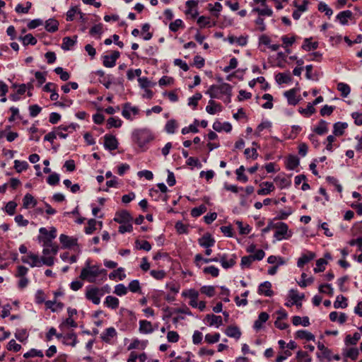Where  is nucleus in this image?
I'll return each mask as SVG.
<instances>
[{
	"instance_id": "obj_1",
	"label": "nucleus",
	"mask_w": 362,
	"mask_h": 362,
	"mask_svg": "<svg viewBox=\"0 0 362 362\" xmlns=\"http://www.w3.org/2000/svg\"><path fill=\"white\" fill-rule=\"evenodd\" d=\"M105 272V269H100L98 265H90L89 262L87 261L86 266L81 272L80 278L90 283H95L96 279Z\"/></svg>"
},
{
	"instance_id": "obj_2",
	"label": "nucleus",
	"mask_w": 362,
	"mask_h": 362,
	"mask_svg": "<svg viewBox=\"0 0 362 362\" xmlns=\"http://www.w3.org/2000/svg\"><path fill=\"white\" fill-rule=\"evenodd\" d=\"M211 98L221 99L223 95H227L228 99L226 102L230 101L231 95V86L230 84L223 83L219 85H212L206 92Z\"/></svg>"
},
{
	"instance_id": "obj_3",
	"label": "nucleus",
	"mask_w": 362,
	"mask_h": 362,
	"mask_svg": "<svg viewBox=\"0 0 362 362\" xmlns=\"http://www.w3.org/2000/svg\"><path fill=\"white\" fill-rule=\"evenodd\" d=\"M133 137L140 147H144L153 139L151 132L146 129L135 130L133 132Z\"/></svg>"
},
{
	"instance_id": "obj_4",
	"label": "nucleus",
	"mask_w": 362,
	"mask_h": 362,
	"mask_svg": "<svg viewBox=\"0 0 362 362\" xmlns=\"http://www.w3.org/2000/svg\"><path fill=\"white\" fill-rule=\"evenodd\" d=\"M59 247H45L42 250V256L40 258L42 265L51 267L54 264V257L58 252Z\"/></svg>"
},
{
	"instance_id": "obj_5",
	"label": "nucleus",
	"mask_w": 362,
	"mask_h": 362,
	"mask_svg": "<svg viewBox=\"0 0 362 362\" xmlns=\"http://www.w3.org/2000/svg\"><path fill=\"white\" fill-rule=\"evenodd\" d=\"M275 229L276 230L274 233V238L276 240H286L291 236V233L288 231V227L285 223L278 222L275 223Z\"/></svg>"
},
{
	"instance_id": "obj_6",
	"label": "nucleus",
	"mask_w": 362,
	"mask_h": 362,
	"mask_svg": "<svg viewBox=\"0 0 362 362\" xmlns=\"http://www.w3.org/2000/svg\"><path fill=\"white\" fill-rule=\"evenodd\" d=\"M103 295V292L101 288L93 286L86 288V298L95 305H98L100 303V298Z\"/></svg>"
},
{
	"instance_id": "obj_7",
	"label": "nucleus",
	"mask_w": 362,
	"mask_h": 362,
	"mask_svg": "<svg viewBox=\"0 0 362 362\" xmlns=\"http://www.w3.org/2000/svg\"><path fill=\"white\" fill-rule=\"evenodd\" d=\"M21 261L23 263L29 264L31 267H41V261L38 255L30 252L26 255L21 257Z\"/></svg>"
},
{
	"instance_id": "obj_8",
	"label": "nucleus",
	"mask_w": 362,
	"mask_h": 362,
	"mask_svg": "<svg viewBox=\"0 0 362 362\" xmlns=\"http://www.w3.org/2000/svg\"><path fill=\"white\" fill-rule=\"evenodd\" d=\"M236 259L237 257L235 254L230 255L224 254L220 255L219 262L224 269H228L235 265Z\"/></svg>"
},
{
	"instance_id": "obj_9",
	"label": "nucleus",
	"mask_w": 362,
	"mask_h": 362,
	"mask_svg": "<svg viewBox=\"0 0 362 362\" xmlns=\"http://www.w3.org/2000/svg\"><path fill=\"white\" fill-rule=\"evenodd\" d=\"M297 92L296 88H292L284 92V95L286 98L289 105H296L300 101V97L296 95Z\"/></svg>"
},
{
	"instance_id": "obj_10",
	"label": "nucleus",
	"mask_w": 362,
	"mask_h": 362,
	"mask_svg": "<svg viewBox=\"0 0 362 362\" xmlns=\"http://www.w3.org/2000/svg\"><path fill=\"white\" fill-rule=\"evenodd\" d=\"M120 53L118 51H114L110 55L103 57V65L105 67L111 68L115 66L116 60L119 57Z\"/></svg>"
},
{
	"instance_id": "obj_11",
	"label": "nucleus",
	"mask_w": 362,
	"mask_h": 362,
	"mask_svg": "<svg viewBox=\"0 0 362 362\" xmlns=\"http://www.w3.org/2000/svg\"><path fill=\"white\" fill-rule=\"evenodd\" d=\"M117 332L116 329L112 327L107 328L100 335L101 339L105 343L110 344L113 338L116 337Z\"/></svg>"
},
{
	"instance_id": "obj_12",
	"label": "nucleus",
	"mask_w": 362,
	"mask_h": 362,
	"mask_svg": "<svg viewBox=\"0 0 362 362\" xmlns=\"http://www.w3.org/2000/svg\"><path fill=\"white\" fill-rule=\"evenodd\" d=\"M114 220L119 223H130L132 218L127 211L123 210L115 214Z\"/></svg>"
},
{
	"instance_id": "obj_13",
	"label": "nucleus",
	"mask_w": 362,
	"mask_h": 362,
	"mask_svg": "<svg viewBox=\"0 0 362 362\" xmlns=\"http://www.w3.org/2000/svg\"><path fill=\"white\" fill-rule=\"evenodd\" d=\"M139 112V109L136 107H132L129 103L124 105L122 115L127 119L132 120V115H136Z\"/></svg>"
},
{
	"instance_id": "obj_14",
	"label": "nucleus",
	"mask_w": 362,
	"mask_h": 362,
	"mask_svg": "<svg viewBox=\"0 0 362 362\" xmlns=\"http://www.w3.org/2000/svg\"><path fill=\"white\" fill-rule=\"evenodd\" d=\"M104 146L105 148L109 149L110 151L115 150L116 148H117L118 143L115 136L112 135L106 134L104 136Z\"/></svg>"
},
{
	"instance_id": "obj_15",
	"label": "nucleus",
	"mask_w": 362,
	"mask_h": 362,
	"mask_svg": "<svg viewBox=\"0 0 362 362\" xmlns=\"http://www.w3.org/2000/svg\"><path fill=\"white\" fill-rule=\"evenodd\" d=\"M198 243L200 246L208 248L214 245L215 240L209 233H206L202 237L199 238Z\"/></svg>"
},
{
	"instance_id": "obj_16",
	"label": "nucleus",
	"mask_w": 362,
	"mask_h": 362,
	"mask_svg": "<svg viewBox=\"0 0 362 362\" xmlns=\"http://www.w3.org/2000/svg\"><path fill=\"white\" fill-rule=\"evenodd\" d=\"M206 111L210 115H214L222 111V106L214 100H210L206 107Z\"/></svg>"
},
{
	"instance_id": "obj_17",
	"label": "nucleus",
	"mask_w": 362,
	"mask_h": 362,
	"mask_svg": "<svg viewBox=\"0 0 362 362\" xmlns=\"http://www.w3.org/2000/svg\"><path fill=\"white\" fill-rule=\"evenodd\" d=\"M271 288L272 284L269 281H264L259 286V293L263 294L265 296H272L273 295V291L271 290Z\"/></svg>"
},
{
	"instance_id": "obj_18",
	"label": "nucleus",
	"mask_w": 362,
	"mask_h": 362,
	"mask_svg": "<svg viewBox=\"0 0 362 362\" xmlns=\"http://www.w3.org/2000/svg\"><path fill=\"white\" fill-rule=\"evenodd\" d=\"M60 243L62 244L64 247H70L71 246L76 245V239L66 235L64 234H62L59 236Z\"/></svg>"
},
{
	"instance_id": "obj_19",
	"label": "nucleus",
	"mask_w": 362,
	"mask_h": 362,
	"mask_svg": "<svg viewBox=\"0 0 362 362\" xmlns=\"http://www.w3.org/2000/svg\"><path fill=\"white\" fill-rule=\"evenodd\" d=\"M260 186L262 188L257 191V193L259 195H267L274 190V185L273 183L269 182H264L260 185Z\"/></svg>"
},
{
	"instance_id": "obj_20",
	"label": "nucleus",
	"mask_w": 362,
	"mask_h": 362,
	"mask_svg": "<svg viewBox=\"0 0 362 362\" xmlns=\"http://www.w3.org/2000/svg\"><path fill=\"white\" fill-rule=\"evenodd\" d=\"M63 342L71 346H74L77 343V337L74 332L68 333L66 335H62Z\"/></svg>"
},
{
	"instance_id": "obj_21",
	"label": "nucleus",
	"mask_w": 362,
	"mask_h": 362,
	"mask_svg": "<svg viewBox=\"0 0 362 362\" xmlns=\"http://www.w3.org/2000/svg\"><path fill=\"white\" fill-rule=\"evenodd\" d=\"M315 257V254L311 252H308L306 254H303L298 259V262H297V266L298 267H303L304 264H305L306 263H308L310 261H311L312 259H313Z\"/></svg>"
},
{
	"instance_id": "obj_22",
	"label": "nucleus",
	"mask_w": 362,
	"mask_h": 362,
	"mask_svg": "<svg viewBox=\"0 0 362 362\" xmlns=\"http://www.w3.org/2000/svg\"><path fill=\"white\" fill-rule=\"evenodd\" d=\"M206 319L208 320L210 326L216 325V327H218L223 324L222 317L219 315H207Z\"/></svg>"
},
{
	"instance_id": "obj_23",
	"label": "nucleus",
	"mask_w": 362,
	"mask_h": 362,
	"mask_svg": "<svg viewBox=\"0 0 362 362\" xmlns=\"http://www.w3.org/2000/svg\"><path fill=\"white\" fill-rule=\"evenodd\" d=\"M225 334L229 337L239 339L241 335V332L236 326H229L226 329Z\"/></svg>"
},
{
	"instance_id": "obj_24",
	"label": "nucleus",
	"mask_w": 362,
	"mask_h": 362,
	"mask_svg": "<svg viewBox=\"0 0 362 362\" xmlns=\"http://www.w3.org/2000/svg\"><path fill=\"white\" fill-rule=\"evenodd\" d=\"M269 319V315L262 312L259 315L258 319L254 323V328L258 330L262 328V325L266 322Z\"/></svg>"
},
{
	"instance_id": "obj_25",
	"label": "nucleus",
	"mask_w": 362,
	"mask_h": 362,
	"mask_svg": "<svg viewBox=\"0 0 362 362\" xmlns=\"http://www.w3.org/2000/svg\"><path fill=\"white\" fill-rule=\"evenodd\" d=\"M139 331L144 334H149L153 332V329L151 323L146 320H140Z\"/></svg>"
},
{
	"instance_id": "obj_26",
	"label": "nucleus",
	"mask_w": 362,
	"mask_h": 362,
	"mask_svg": "<svg viewBox=\"0 0 362 362\" xmlns=\"http://www.w3.org/2000/svg\"><path fill=\"white\" fill-rule=\"evenodd\" d=\"M333 133L335 136H341L344 134V130L348 127L346 122H337L334 124Z\"/></svg>"
},
{
	"instance_id": "obj_27",
	"label": "nucleus",
	"mask_w": 362,
	"mask_h": 362,
	"mask_svg": "<svg viewBox=\"0 0 362 362\" xmlns=\"http://www.w3.org/2000/svg\"><path fill=\"white\" fill-rule=\"evenodd\" d=\"M37 204V202L30 194H26L23 199V205L25 209L33 207Z\"/></svg>"
},
{
	"instance_id": "obj_28",
	"label": "nucleus",
	"mask_w": 362,
	"mask_h": 362,
	"mask_svg": "<svg viewBox=\"0 0 362 362\" xmlns=\"http://www.w3.org/2000/svg\"><path fill=\"white\" fill-rule=\"evenodd\" d=\"M45 305L47 308L50 309L52 312H58L64 307V304L62 303L52 300L46 301Z\"/></svg>"
},
{
	"instance_id": "obj_29",
	"label": "nucleus",
	"mask_w": 362,
	"mask_h": 362,
	"mask_svg": "<svg viewBox=\"0 0 362 362\" xmlns=\"http://www.w3.org/2000/svg\"><path fill=\"white\" fill-rule=\"evenodd\" d=\"M119 301L117 298L112 296H108L106 297L104 303L108 308H110L112 309H116L119 306Z\"/></svg>"
},
{
	"instance_id": "obj_30",
	"label": "nucleus",
	"mask_w": 362,
	"mask_h": 362,
	"mask_svg": "<svg viewBox=\"0 0 362 362\" xmlns=\"http://www.w3.org/2000/svg\"><path fill=\"white\" fill-rule=\"evenodd\" d=\"M276 81L279 84L290 83L291 81L290 73H279L276 76Z\"/></svg>"
},
{
	"instance_id": "obj_31",
	"label": "nucleus",
	"mask_w": 362,
	"mask_h": 362,
	"mask_svg": "<svg viewBox=\"0 0 362 362\" xmlns=\"http://www.w3.org/2000/svg\"><path fill=\"white\" fill-rule=\"evenodd\" d=\"M351 16L352 12L351 11L346 10L340 12L337 15V18L342 25H345L348 22V19L351 18Z\"/></svg>"
},
{
	"instance_id": "obj_32",
	"label": "nucleus",
	"mask_w": 362,
	"mask_h": 362,
	"mask_svg": "<svg viewBox=\"0 0 362 362\" xmlns=\"http://www.w3.org/2000/svg\"><path fill=\"white\" fill-rule=\"evenodd\" d=\"M359 351L357 348L351 347L344 350V355L346 358L356 360L358 356Z\"/></svg>"
},
{
	"instance_id": "obj_33",
	"label": "nucleus",
	"mask_w": 362,
	"mask_h": 362,
	"mask_svg": "<svg viewBox=\"0 0 362 362\" xmlns=\"http://www.w3.org/2000/svg\"><path fill=\"white\" fill-rule=\"evenodd\" d=\"M292 322L295 326L302 325L304 327H308L310 325V321L308 317L301 318L300 316H294L293 317Z\"/></svg>"
},
{
	"instance_id": "obj_34",
	"label": "nucleus",
	"mask_w": 362,
	"mask_h": 362,
	"mask_svg": "<svg viewBox=\"0 0 362 362\" xmlns=\"http://www.w3.org/2000/svg\"><path fill=\"white\" fill-rule=\"evenodd\" d=\"M118 278L120 281L123 280L126 277V274L124 272V269L122 267H119L117 269L113 271L109 274V278L110 279H115V278Z\"/></svg>"
},
{
	"instance_id": "obj_35",
	"label": "nucleus",
	"mask_w": 362,
	"mask_h": 362,
	"mask_svg": "<svg viewBox=\"0 0 362 362\" xmlns=\"http://www.w3.org/2000/svg\"><path fill=\"white\" fill-rule=\"evenodd\" d=\"M296 337L297 338L302 339H305L308 341H311V340L315 339V336L312 333H310L308 331H305V330H298L296 333Z\"/></svg>"
},
{
	"instance_id": "obj_36",
	"label": "nucleus",
	"mask_w": 362,
	"mask_h": 362,
	"mask_svg": "<svg viewBox=\"0 0 362 362\" xmlns=\"http://www.w3.org/2000/svg\"><path fill=\"white\" fill-rule=\"evenodd\" d=\"M348 305L346 303V298L343 296H338L336 298V300L334 302V307L335 308H345Z\"/></svg>"
},
{
	"instance_id": "obj_37",
	"label": "nucleus",
	"mask_w": 362,
	"mask_h": 362,
	"mask_svg": "<svg viewBox=\"0 0 362 362\" xmlns=\"http://www.w3.org/2000/svg\"><path fill=\"white\" fill-rule=\"evenodd\" d=\"M299 165V160L296 156H290L286 162L287 168L289 170L295 169Z\"/></svg>"
},
{
	"instance_id": "obj_38",
	"label": "nucleus",
	"mask_w": 362,
	"mask_h": 362,
	"mask_svg": "<svg viewBox=\"0 0 362 362\" xmlns=\"http://www.w3.org/2000/svg\"><path fill=\"white\" fill-rule=\"evenodd\" d=\"M59 23L56 20L49 19L46 21L45 28L49 32H55L58 29Z\"/></svg>"
},
{
	"instance_id": "obj_39",
	"label": "nucleus",
	"mask_w": 362,
	"mask_h": 362,
	"mask_svg": "<svg viewBox=\"0 0 362 362\" xmlns=\"http://www.w3.org/2000/svg\"><path fill=\"white\" fill-rule=\"evenodd\" d=\"M327 123L324 120H320L319 124L315 128V132L320 135L327 133Z\"/></svg>"
},
{
	"instance_id": "obj_40",
	"label": "nucleus",
	"mask_w": 362,
	"mask_h": 362,
	"mask_svg": "<svg viewBox=\"0 0 362 362\" xmlns=\"http://www.w3.org/2000/svg\"><path fill=\"white\" fill-rule=\"evenodd\" d=\"M337 89L341 92L342 97H347L350 93L351 88L349 85L344 83H339L337 84Z\"/></svg>"
},
{
	"instance_id": "obj_41",
	"label": "nucleus",
	"mask_w": 362,
	"mask_h": 362,
	"mask_svg": "<svg viewBox=\"0 0 362 362\" xmlns=\"http://www.w3.org/2000/svg\"><path fill=\"white\" fill-rule=\"evenodd\" d=\"M298 112L308 117L315 112V108L311 103H308L307 108H299Z\"/></svg>"
},
{
	"instance_id": "obj_42",
	"label": "nucleus",
	"mask_w": 362,
	"mask_h": 362,
	"mask_svg": "<svg viewBox=\"0 0 362 362\" xmlns=\"http://www.w3.org/2000/svg\"><path fill=\"white\" fill-rule=\"evenodd\" d=\"M274 180L281 189L286 188L291 185V182L284 177L278 176Z\"/></svg>"
},
{
	"instance_id": "obj_43",
	"label": "nucleus",
	"mask_w": 362,
	"mask_h": 362,
	"mask_svg": "<svg viewBox=\"0 0 362 362\" xmlns=\"http://www.w3.org/2000/svg\"><path fill=\"white\" fill-rule=\"evenodd\" d=\"M318 47V43L317 42H310V39L306 38L304 40V43L302 45V48L305 50L310 51L311 49H315Z\"/></svg>"
},
{
	"instance_id": "obj_44",
	"label": "nucleus",
	"mask_w": 362,
	"mask_h": 362,
	"mask_svg": "<svg viewBox=\"0 0 362 362\" xmlns=\"http://www.w3.org/2000/svg\"><path fill=\"white\" fill-rule=\"evenodd\" d=\"M177 128V122L175 119H170L167 122L165 129L168 134H173Z\"/></svg>"
},
{
	"instance_id": "obj_45",
	"label": "nucleus",
	"mask_w": 362,
	"mask_h": 362,
	"mask_svg": "<svg viewBox=\"0 0 362 362\" xmlns=\"http://www.w3.org/2000/svg\"><path fill=\"white\" fill-rule=\"evenodd\" d=\"M14 168L18 173H21L22 171L27 170L28 168V163L26 161L16 160L14 161Z\"/></svg>"
},
{
	"instance_id": "obj_46",
	"label": "nucleus",
	"mask_w": 362,
	"mask_h": 362,
	"mask_svg": "<svg viewBox=\"0 0 362 362\" xmlns=\"http://www.w3.org/2000/svg\"><path fill=\"white\" fill-rule=\"evenodd\" d=\"M20 39L22 40L24 45H35L37 43V40L31 34H28L24 37H21Z\"/></svg>"
},
{
	"instance_id": "obj_47",
	"label": "nucleus",
	"mask_w": 362,
	"mask_h": 362,
	"mask_svg": "<svg viewBox=\"0 0 362 362\" xmlns=\"http://www.w3.org/2000/svg\"><path fill=\"white\" fill-rule=\"evenodd\" d=\"M244 171H245V168L243 165H241V166H240L239 168H238L235 170V173L237 175V180L245 183V182H247L248 178L244 174Z\"/></svg>"
},
{
	"instance_id": "obj_48",
	"label": "nucleus",
	"mask_w": 362,
	"mask_h": 362,
	"mask_svg": "<svg viewBox=\"0 0 362 362\" xmlns=\"http://www.w3.org/2000/svg\"><path fill=\"white\" fill-rule=\"evenodd\" d=\"M207 210V208L205 205H200L199 207H196L192 209L191 215L193 217H198L205 213Z\"/></svg>"
},
{
	"instance_id": "obj_49",
	"label": "nucleus",
	"mask_w": 362,
	"mask_h": 362,
	"mask_svg": "<svg viewBox=\"0 0 362 362\" xmlns=\"http://www.w3.org/2000/svg\"><path fill=\"white\" fill-rule=\"evenodd\" d=\"M202 95L200 93H195L192 97L188 100V105L195 108L197 105L198 101L201 100Z\"/></svg>"
},
{
	"instance_id": "obj_50",
	"label": "nucleus",
	"mask_w": 362,
	"mask_h": 362,
	"mask_svg": "<svg viewBox=\"0 0 362 362\" xmlns=\"http://www.w3.org/2000/svg\"><path fill=\"white\" fill-rule=\"evenodd\" d=\"M318 10L320 12H325V15L327 16H331L333 13L332 9L329 8L327 4L325 2H320L318 4Z\"/></svg>"
},
{
	"instance_id": "obj_51",
	"label": "nucleus",
	"mask_w": 362,
	"mask_h": 362,
	"mask_svg": "<svg viewBox=\"0 0 362 362\" xmlns=\"http://www.w3.org/2000/svg\"><path fill=\"white\" fill-rule=\"evenodd\" d=\"M54 72L57 75H59L60 78L64 81H68L69 78H70V74L67 71H64L63 68H62V67L55 68Z\"/></svg>"
},
{
	"instance_id": "obj_52",
	"label": "nucleus",
	"mask_w": 362,
	"mask_h": 362,
	"mask_svg": "<svg viewBox=\"0 0 362 362\" xmlns=\"http://www.w3.org/2000/svg\"><path fill=\"white\" fill-rule=\"evenodd\" d=\"M43 356L44 355H43V353L42 351L32 349L29 351L24 354L23 357L25 358H28L30 357H35V356L42 358V357H43Z\"/></svg>"
},
{
	"instance_id": "obj_53",
	"label": "nucleus",
	"mask_w": 362,
	"mask_h": 362,
	"mask_svg": "<svg viewBox=\"0 0 362 362\" xmlns=\"http://www.w3.org/2000/svg\"><path fill=\"white\" fill-rule=\"evenodd\" d=\"M38 239L40 241L42 242L43 248H53L54 247H58L56 244L52 243V240L49 239L48 238H44L42 236H39Z\"/></svg>"
},
{
	"instance_id": "obj_54",
	"label": "nucleus",
	"mask_w": 362,
	"mask_h": 362,
	"mask_svg": "<svg viewBox=\"0 0 362 362\" xmlns=\"http://www.w3.org/2000/svg\"><path fill=\"white\" fill-rule=\"evenodd\" d=\"M200 291L209 297H212L215 295V288L212 286H204L201 288Z\"/></svg>"
},
{
	"instance_id": "obj_55",
	"label": "nucleus",
	"mask_w": 362,
	"mask_h": 362,
	"mask_svg": "<svg viewBox=\"0 0 362 362\" xmlns=\"http://www.w3.org/2000/svg\"><path fill=\"white\" fill-rule=\"evenodd\" d=\"M108 128L119 127L122 125V120L116 117H110L107 121Z\"/></svg>"
},
{
	"instance_id": "obj_56",
	"label": "nucleus",
	"mask_w": 362,
	"mask_h": 362,
	"mask_svg": "<svg viewBox=\"0 0 362 362\" xmlns=\"http://www.w3.org/2000/svg\"><path fill=\"white\" fill-rule=\"evenodd\" d=\"M290 297L292 299L293 304H298V302L301 301V300L304 298V294L298 293L296 291L291 290L290 291Z\"/></svg>"
},
{
	"instance_id": "obj_57",
	"label": "nucleus",
	"mask_w": 362,
	"mask_h": 362,
	"mask_svg": "<svg viewBox=\"0 0 362 362\" xmlns=\"http://www.w3.org/2000/svg\"><path fill=\"white\" fill-rule=\"evenodd\" d=\"M296 358L299 361L311 362V357L307 354V352L303 351H298L296 355Z\"/></svg>"
},
{
	"instance_id": "obj_58",
	"label": "nucleus",
	"mask_w": 362,
	"mask_h": 362,
	"mask_svg": "<svg viewBox=\"0 0 362 362\" xmlns=\"http://www.w3.org/2000/svg\"><path fill=\"white\" fill-rule=\"evenodd\" d=\"M361 335L359 333L356 332L354 334L353 337H351L350 335H347L345 339V343L346 344H356L358 341L360 339Z\"/></svg>"
},
{
	"instance_id": "obj_59",
	"label": "nucleus",
	"mask_w": 362,
	"mask_h": 362,
	"mask_svg": "<svg viewBox=\"0 0 362 362\" xmlns=\"http://www.w3.org/2000/svg\"><path fill=\"white\" fill-rule=\"evenodd\" d=\"M76 42V40L66 37L63 39V42L62 45V48L65 50L69 49Z\"/></svg>"
},
{
	"instance_id": "obj_60",
	"label": "nucleus",
	"mask_w": 362,
	"mask_h": 362,
	"mask_svg": "<svg viewBox=\"0 0 362 362\" xmlns=\"http://www.w3.org/2000/svg\"><path fill=\"white\" fill-rule=\"evenodd\" d=\"M318 289L320 293H327L330 296L333 295V288L330 284H322Z\"/></svg>"
},
{
	"instance_id": "obj_61",
	"label": "nucleus",
	"mask_w": 362,
	"mask_h": 362,
	"mask_svg": "<svg viewBox=\"0 0 362 362\" xmlns=\"http://www.w3.org/2000/svg\"><path fill=\"white\" fill-rule=\"evenodd\" d=\"M292 213H293L292 209L290 207H288L285 210L279 211L276 218L279 219V220H284L288 216H290Z\"/></svg>"
},
{
	"instance_id": "obj_62",
	"label": "nucleus",
	"mask_w": 362,
	"mask_h": 362,
	"mask_svg": "<svg viewBox=\"0 0 362 362\" xmlns=\"http://www.w3.org/2000/svg\"><path fill=\"white\" fill-rule=\"evenodd\" d=\"M327 261L325 259L320 258L317 260L316 267L314 269L315 273L322 272L325 270V265L327 264Z\"/></svg>"
},
{
	"instance_id": "obj_63",
	"label": "nucleus",
	"mask_w": 362,
	"mask_h": 362,
	"mask_svg": "<svg viewBox=\"0 0 362 362\" xmlns=\"http://www.w3.org/2000/svg\"><path fill=\"white\" fill-rule=\"evenodd\" d=\"M254 260L255 259L252 255L243 257L240 266L242 268L250 267Z\"/></svg>"
},
{
	"instance_id": "obj_64",
	"label": "nucleus",
	"mask_w": 362,
	"mask_h": 362,
	"mask_svg": "<svg viewBox=\"0 0 362 362\" xmlns=\"http://www.w3.org/2000/svg\"><path fill=\"white\" fill-rule=\"evenodd\" d=\"M114 293L119 296H124L127 293V288L124 284H118L115 287Z\"/></svg>"
}]
</instances>
